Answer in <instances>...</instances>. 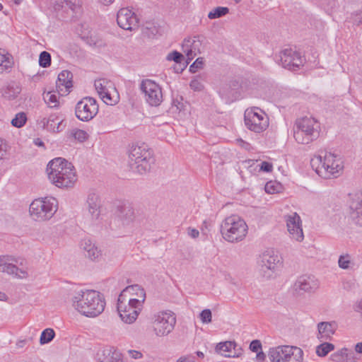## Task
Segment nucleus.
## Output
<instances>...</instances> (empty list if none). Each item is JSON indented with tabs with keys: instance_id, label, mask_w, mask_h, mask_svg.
I'll return each mask as SVG.
<instances>
[{
	"instance_id": "nucleus-1",
	"label": "nucleus",
	"mask_w": 362,
	"mask_h": 362,
	"mask_svg": "<svg viewBox=\"0 0 362 362\" xmlns=\"http://www.w3.org/2000/svg\"><path fill=\"white\" fill-rule=\"evenodd\" d=\"M72 306L82 315L95 317L101 314L105 307L103 296L94 290L79 291L69 295Z\"/></svg>"
},
{
	"instance_id": "nucleus-2",
	"label": "nucleus",
	"mask_w": 362,
	"mask_h": 362,
	"mask_svg": "<svg viewBox=\"0 0 362 362\" xmlns=\"http://www.w3.org/2000/svg\"><path fill=\"white\" fill-rule=\"evenodd\" d=\"M49 180L59 188L72 187L77 180L73 165L62 158H56L47 167Z\"/></svg>"
},
{
	"instance_id": "nucleus-3",
	"label": "nucleus",
	"mask_w": 362,
	"mask_h": 362,
	"mask_svg": "<svg viewBox=\"0 0 362 362\" xmlns=\"http://www.w3.org/2000/svg\"><path fill=\"white\" fill-rule=\"evenodd\" d=\"M154 162L153 151L147 144H132L129 151V167L131 171L145 174L150 171Z\"/></svg>"
},
{
	"instance_id": "nucleus-4",
	"label": "nucleus",
	"mask_w": 362,
	"mask_h": 362,
	"mask_svg": "<svg viewBox=\"0 0 362 362\" xmlns=\"http://www.w3.org/2000/svg\"><path fill=\"white\" fill-rule=\"evenodd\" d=\"M130 291L136 292V294L143 298L141 300L131 298L129 300L128 305H126L120 300L122 294L119 296L117 306V311L122 320L127 324H132L137 319L146 296L144 290L139 285L129 286L126 287L123 292Z\"/></svg>"
},
{
	"instance_id": "nucleus-5",
	"label": "nucleus",
	"mask_w": 362,
	"mask_h": 362,
	"mask_svg": "<svg viewBox=\"0 0 362 362\" xmlns=\"http://www.w3.org/2000/svg\"><path fill=\"white\" fill-rule=\"evenodd\" d=\"M220 231L223 238L229 243L242 241L247 233L245 221L237 215L226 217L221 224Z\"/></svg>"
},
{
	"instance_id": "nucleus-6",
	"label": "nucleus",
	"mask_w": 362,
	"mask_h": 362,
	"mask_svg": "<svg viewBox=\"0 0 362 362\" xmlns=\"http://www.w3.org/2000/svg\"><path fill=\"white\" fill-rule=\"evenodd\" d=\"M57 201L54 197L35 199L30 205L29 211L37 221L51 218L57 210Z\"/></svg>"
},
{
	"instance_id": "nucleus-7",
	"label": "nucleus",
	"mask_w": 362,
	"mask_h": 362,
	"mask_svg": "<svg viewBox=\"0 0 362 362\" xmlns=\"http://www.w3.org/2000/svg\"><path fill=\"white\" fill-rule=\"evenodd\" d=\"M315 122L308 117H303L296 121L293 129V136L299 144H308L317 138L318 132L314 125Z\"/></svg>"
},
{
	"instance_id": "nucleus-8",
	"label": "nucleus",
	"mask_w": 362,
	"mask_h": 362,
	"mask_svg": "<svg viewBox=\"0 0 362 362\" xmlns=\"http://www.w3.org/2000/svg\"><path fill=\"white\" fill-rule=\"evenodd\" d=\"M244 122L248 129L256 133L264 132L269 126V119L264 112L256 107L245 110Z\"/></svg>"
},
{
	"instance_id": "nucleus-9",
	"label": "nucleus",
	"mask_w": 362,
	"mask_h": 362,
	"mask_svg": "<svg viewBox=\"0 0 362 362\" xmlns=\"http://www.w3.org/2000/svg\"><path fill=\"white\" fill-rule=\"evenodd\" d=\"M99 106L92 97H84L75 106V115L82 122H89L98 113Z\"/></svg>"
},
{
	"instance_id": "nucleus-10",
	"label": "nucleus",
	"mask_w": 362,
	"mask_h": 362,
	"mask_svg": "<svg viewBox=\"0 0 362 362\" xmlns=\"http://www.w3.org/2000/svg\"><path fill=\"white\" fill-rule=\"evenodd\" d=\"M140 89L144 93V98L151 106L158 107L163 101L161 87L151 79H144L140 83Z\"/></svg>"
},
{
	"instance_id": "nucleus-11",
	"label": "nucleus",
	"mask_w": 362,
	"mask_h": 362,
	"mask_svg": "<svg viewBox=\"0 0 362 362\" xmlns=\"http://www.w3.org/2000/svg\"><path fill=\"white\" fill-rule=\"evenodd\" d=\"M281 257L275 254L274 251H267L263 253L259 262L262 276L269 279L281 265Z\"/></svg>"
},
{
	"instance_id": "nucleus-12",
	"label": "nucleus",
	"mask_w": 362,
	"mask_h": 362,
	"mask_svg": "<svg viewBox=\"0 0 362 362\" xmlns=\"http://www.w3.org/2000/svg\"><path fill=\"white\" fill-rule=\"evenodd\" d=\"M276 61L286 69L296 71L303 65L304 59L298 52L289 48L282 50L279 56H276Z\"/></svg>"
},
{
	"instance_id": "nucleus-13",
	"label": "nucleus",
	"mask_w": 362,
	"mask_h": 362,
	"mask_svg": "<svg viewBox=\"0 0 362 362\" xmlns=\"http://www.w3.org/2000/svg\"><path fill=\"white\" fill-rule=\"evenodd\" d=\"M176 322L173 314L166 312L159 313L155 315L154 332L158 337L166 336L174 329Z\"/></svg>"
},
{
	"instance_id": "nucleus-14",
	"label": "nucleus",
	"mask_w": 362,
	"mask_h": 362,
	"mask_svg": "<svg viewBox=\"0 0 362 362\" xmlns=\"http://www.w3.org/2000/svg\"><path fill=\"white\" fill-rule=\"evenodd\" d=\"M332 160V153H325L324 158L322 156H316L310 160V165L316 173L324 179H329L332 177V170L334 169L329 165Z\"/></svg>"
},
{
	"instance_id": "nucleus-15",
	"label": "nucleus",
	"mask_w": 362,
	"mask_h": 362,
	"mask_svg": "<svg viewBox=\"0 0 362 362\" xmlns=\"http://www.w3.org/2000/svg\"><path fill=\"white\" fill-rule=\"evenodd\" d=\"M118 25L127 30H133L139 27V18L136 15L128 8H122L117 15Z\"/></svg>"
},
{
	"instance_id": "nucleus-16",
	"label": "nucleus",
	"mask_w": 362,
	"mask_h": 362,
	"mask_svg": "<svg viewBox=\"0 0 362 362\" xmlns=\"http://www.w3.org/2000/svg\"><path fill=\"white\" fill-rule=\"evenodd\" d=\"M117 218L123 226H129L137 218L136 212L129 202H124L117 206Z\"/></svg>"
},
{
	"instance_id": "nucleus-17",
	"label": "nucleus",
	"mask_w": 362,
	"mask_h": 362,
	"mask_svg": "<svg viewBox=\"0 0 362 362\" xmlns=\"http://www.w3.org/2000/svg\"><path fill=\"white\" fill-rule=\"evenodd\" d=\"M318 288V283L314 276L303 275L293 284V289L298 294L313 292Z\"/></svg>"
},
{
	"instance_id": "nucleus-18",
	"label": "nucleus",
	"mask_w": 362,
	"mask_h": 362,
	"mask_svg": "<svg viewBox=\"0 0 362 362\" xmlns=\"http://www.w3.org/2000/svg\"><path fill=\"white\" fill-rule=\"evenodd\" d=\"M101 201L100 197L94 191L88 193L86 209L93 221L98 220L100 215Z\"/></svg>"
},
{
	"instance_id": "nucleus-19",
	"label": "nucleus",
	"mask_w": 362,
	"mask_h": 362,
	"mask_svg": "<svg viewBox=\"0 0 362 362\" xmlns=\"http://www.w3.org/2000/svg\"><path fill=\"white\" fill-rule=\"evenodd\" d=\"M350 216L353 222L362 226V192L354 195L350 204Z\"/></svg>"
},
{
	"instance_id": "nucleus-20",
	"label": "nucleus",
	"mask_w": 362,
	"mask_h": 362,
	"mask_svg": "<svg viewBox=\"0 0 362 362\" xmlns=\"http://www.w3.org/2000/svg\"><path fill=\"white\" fill-rule=\"evenodd\" d=\"M300 216L296 213L289 216L286 219L288 231L292 238L297 241H301L303 239V229L300 227Z\"/></svg>"
},
{
	"instance_id": "nucleus-21",
	"label": "nucleus",
	"mask_w": 362,
	"mask_h": 362,
	"mask_svg": "<svg viewBox=\"0 0 362 362\" xmlns=\"http://www.w3.org/2000/svg\"><path fill=\"white\" fill-rule=\"evenodd\" d=\"M59 119V115L57 113H53L50 114L47 118H42L40 124H42L43 129H47V131L52 132H59L63 130L65 125H63L62 119L57 123Z\"/></svg>"
},
{
	"instance_id": "nucleus-22",
	"label": "nucleus",
	"mask_w": 362,
	"mask_h": 362,
	"mask_svg": "<svg viewBox=\"0 0 362 362\" xmlns=\"http://www.w3.org/2000/svg\"><path fill=\"white\" fill-rule=\"evenodd\" d=\"M337 328L336 322H321L317 325V338L321 341H327L332 338Z\"/></svg>"
},
{
	"instance_id": "nucleus-23",
	"label": "nucleus",
	"mask_w": 362,
	"mask_h": 362,
	"mask_svg": "<svg viewBox=\"0 0 362 362\" xmlns=\"http://www.w3.org/2000/svg\"><path fill=\"white\" fill-rule=\"evenodd\" d=\"M97 362H123L122 354L112 350V348H105L97 354Z\"/></svg>"
},
{
	"instance_id": "nucleus-24",
	"label": "nucleus",
	"mask_w": 362,
	"mask_h": 362,
	"mask_svg": "<svg viewBox=\"0 0 362 362\" xmlns=\"http://www.w3.org/2000/svg\"><path fill=\"white\" fill-rule=\"evenodd\" d=\"M289 351L288 346H280L270 349L269 358L271 362H289V360H288Z\"/></svg>"
},
{
	"instance_id": "nucleus-25",
	"label": "nucleus",
	"mask_w": 362,
	"mask_h": 362,
	"mask_svg": "<svg viewBox=\"0 0 362 362\" xmlns=\"http://www.w3.org/2000/svg\"><path fill=\"white\" fill-rule=\"evenodd\" d=\"M73 74L68 70L62 71L59 75L57 81V88L60 90H63V88L66 91L69 93L70 89L73 86L72 83Z\"/></svg>"
},
{
	"instance_id": "nucleus-26",
	"label": "nucleus",
	"mask_w": 362,
	"mask_h": 362,
	"mask_svg": "<svg viewBox=\"0 0 362 362\" xmlns=\"http://www.w3.org/2000/svg\"><path fill=\"white\" fill-rule=\"evenodd\" d=\"M81 247L86 252L85 255L91 260L98 259L101 256V251L90 240H83L81 243Z\"/></svg>"
},
{
	"instance_id": "nucleus-27",
	"label": "nucleus",
	"mask_w": 362,
	"mask_h": 362,
	"mask_svg": "<svg viewBox=\"0 0 362 362\" xmlns=\"http://www.w3.org/2000/svg\"><path fill=\"white\" fill-rule=\"evenodd\" d=\"M237 344L235 341H227L218 343L216 346V351L226 357H239L240 354L235 352L231 354L232 349L235 350Z\"/></svg>"
},
{
	"instance_id": "nucleus-28",
	"label": "nucleus",
	"mask_w": 362,
	"mask_h": 362,
	"mask_svg": "<svg viewBox=\"0 0 362 362\" xmlns=\"http://www.w3.org/2000/svg\"><path fill=\"white\" fill-rule=\"evenodd\" d=\"M241 86L240 82L238 79H232L229 81L228 83L222 86L220 88L218 93L220 96L225 99L228 103L231 99L233 96V93L228 92V89H232L233 90H238Z\"/></svg>"
},
{
	"instance_id": "nucleus-29",
	"label": "nucleus",
	"mask_w": 362,
	"mask_h": 362,
	"mask_svg": "<svg viewBox=\"0 0 362 362\" xmlns=\"http://www.w3.org/2000/svg\"><path fill=\"white\" fill-rule=\"evenodd\" d=\"M0 271L8 274H14L18 278H25L28 276V273L24 269H19L16 264L9 262L4 267L0 268Z\"/></svg>"
},
{
	"instance_id": "nucleus-30",
	"label": "nucleus",
	"mask_w": 362,
	"mask_h": 362,
	"mask_svg": "<svg viewBox=\"0 0 362 362\" xmlns=\"http://www.w3.org/2000/svg\"><path fill=\"white\" fill-rule=\"evenodd\" d=\"M94 86L100 96L109 89H112L113 91L116 90L113 86L112 82L105 78H100L98 80H95Z\"/></svg>"
},
{
	"instance_id": "nucleus-31",
	"label": "nucleus",
	"mask_w": 362,
	"mask_h": 362,
	"mask_svg": "<svg viewBox=\"0 0 362 362\" xmlns=\"http://www.w3.org/2000/svg\"><path fill=\"white\" fill-rule=\"evenodd\" d=\"M196 41L194 40L192 41V40L189 38L185 39L184 42L182 44V51L186 53L187 62L192 60L194 57L196 55Z\"/></svg>"
},
{
	"instance_id": "nucleus-32",
	"label": "nucleus",
	"mask_w": 362,
	"mask_h": 362,
	"mask_svg": "<svg viewBox=\"0 0 362 362\" xmlns=\"http://www.w3.org/2000/svg\"><path fill=\"white\" fill-rule=\"evenodd\" d=\"M329 362H354L349 358L348 349L346 348L332 354Z\"/></svg>"
},
{
	"instance_id": "nucleus-33",
	"label": "nucleus",
	"mask_w": 362,
	"mask_h": 362,
	"mask_svg": "<svg viewBox=\"0 0 362 362\" xmlns=\"http://www.w3.org/2000/svg\"><path fill=\"white\" fill-rule=\"evenodd\" d=\"M289 356L288 360L289 362H301L303 361V351L297 346H288Z\"/></svg>"
},
{
	"instance_id": "nucleus-34",
	"label": "nucleus",
	"mask_w": 362,
	"mask_h": 362,
	"mask_svg": "<svg viewBox=\"0 0 362 362\" xmlns=\"http://www.w3.org/2000/svg\"><path fill=\"white\" fill-rule=\"evenodd\" d=\"M334 344L328 342H324L316 347V354L318 356L324 357L331 351L334 350Z\"/></svg>"
},
{
	"instance_id": "nucleus-35",
	"label": "nucleus",
	"mask_w": 362,
	"mask_h": 362,
	"mask_svg": "<svg viewBox=\"0 0 362 362\" xmlns=\"http://www.w3.org/2000/svg\"><path fill=\"white\" fill-rule=\"evenodd\" d=\"M229 13V8L228 7L218 6L211 10L209 14L208 18L209 19H216L223 17Z\"/></svg>"
},
{
	"instance_id": "nucleus-36",
	"label": "nucleus",
	"mask_w": 362,
	"mask_h": 362,
	"mask_svg": "<svg viewBox=\"0 0 362 362\" xmlns=\"http://www.w3.org/2000/svg\"><path fill=\"white\" fill-rule=\"evenodd\" d=\"M43 99L47 104L48 107L54 108L59 107V103L58 101V98L55 94H53L51 92L44 93Z\"/></svg>"
},
{
	"instance_id": "nucleus-37",
	"label": "nucleus",
	"mask_w": 362,
	"mask_h": 362,
	"mask_svg": "<svg viewBox=\"0 0 362 362\" xmlns=\"http://www.w3.org/2000/svg\"><path fill=\"white\" fill-rule=\"evenodd\" d=\"M55 332L53 329L47 328L42 331L40 338V342L41 344H45L49 343L54 337Z\"/></svg>"
},
{
	"instance_id": "nucleus-38",
	"label": "nucleus",
	"mask_w": 362,
	"mask_h": 362,
	"mask_svg": "<svg viewBox=\"0 0 362 362\" xmlns=\"http://www.w3.org/2000/svg\"><path fill=\"white\" fill-rule=\"evenodd\" d=\"M319 6L322 8L325 12L331 13L337 6L335 0H316Z\"/></svg>"
},
{
	"instance_id": "nucleus-39",
	"label": "nucleus",
	"mask_w": 362,
	"mask_h": 362,
	"mask_svg": "<svg viewBox=\"0 0 362 362\" xmlns=\"http://www.w3.org/2000/svg\"><path fill=\"white\" fill-rule=\"evenodd\" d=\"M265 192L268 194L279 193L282 189V185L276 182H267L264 187Z\"/></svg>"
},
{
	"instance_id": "nucleus-40",
	"label": "nucleus",
	"mask_w": 362,
	"mask_h": 362,
	"mask_svg": "<svg viewBox=\"0 0 362 362\" xmlns=\"http://www.w3.org/2000/svg\"><path fill=\"white\" fill-rule=\"evenodd\" d=\"M27 121V117L25 112H19L16 115L15 117L11 120V124L15 127H22Z\"/></svg>"
},
{
	"instance_id": "nucleus-41",
	"label": "nucleus",
	"mask_w": 362,
	"mask_h": 362,
	"mask_svg": "<svg viewBox=\"0 0 362 362\" xmlns=\"http://www.w3.org/2000/svg\"><path fill=\"white\" fill-rule=\"evenodd\" d=\"M20 91L21 90L18 86L14 88L13 86H8L4 90L3 95L8 100H13L18 95Z\"/></svg>"
},
{
	"instance_id": "nucleus-42",
	"label": "nucleus",
	"mask_w": 362,
	"mask_h": 362,
	"mask_svg": "<svg viewBox=\"0 0 362 362\" xmlns=\"http://www.w3.org/2000/svg\"><path fill=\"white\" fill-rule=\"evenodd\" d=\"M166 59L168 61H173L176 64H182V63L186 62V61H185L184 55L182 53H180L176 50H174V51L170 52L167 55Z\"/></svg>"
},
{
	"instance_id": "nucleus-43",
	"label": "nucleus",
	"mask_w": 362,
	"mask_h": 362,
	"mask_svg": "<svg viewBox=\"0 0 362 362\" xmlns=\"http://www.w3.org/2000/svg\"><path fill=\"white\" fill-rule=\"evenodd\" d=\"M39 65L43 68H47L51 65V54L49 52L43 51L40 54Z\"/></svg>"
},
{
	"instance_id": "nucleus-44",
	"label": "nucleus",
	"mask_w": 362,
	"mask_h": 362,
	"mask_svg": "<svg viewBox=\"0 0 362 362\" xmlns=\"http://www.w3.org/2000/svg\"><path fill=\"white\" fill-rule=\"evenodd\" d=\"M9 261L14 262L16 264H19L21 266L23 265L25 262L23 259H18L16 257H12L9 256H3L0 257V268L4 267Z\"/></svg>"
},
{
	"instance_id": "nucleus-45",
	"label": "nucleus",
	"mask_w": 362,
	"mask_h": 362,
	"mask_svg": "<svg viewBox=\"0 0 362 362\" xmlns=\"http://www.w3.org/2000/svg\"><path fill=\"white\" fill-rule=\"evenodd\" d=\"M350 21L356 25L362 24V6L351 14Z\"/></svg>"
},
{
	"instance_id": "nucleus-46",
	"label": "nucleus",
	"mask_w": 362,
	"mask_h": 362,
	"mask_svg": "<svg viewBox=\"0 0 362 362\" xmlns=\"http://www.w3.org/2000/svg\"><path fill=\"white\" fill-rule=\"evenodd\" d=\"M337 156L332 153V160H330V163H329V165H332L333 167V170H332V176H336V174L339 173V170H342L343 166L341 165V163L338 160H335V158Z\"/></svg>"
},
{
	"instance_id": "nucleus-47",
	"label": "nucleus",
	"mask_w": 362,
	"mask_h": 362,
	"mask_svg": "<svg viewBox=\"0 0 362 362\" xmlns=\"http://www.w3.org/2000/svg\"><path fill=\"white\" fill-rule=\"evenodd\" d=\"M199 317L201 321L204 324H209L212 320V314L211 311L209 309L203 310L200 314Z\"/></svg>"
},
{
	"instance_id": "nucleus-48",
	"label": "nucleus",
	"mask_w": 362,
	"mask_h": 362,
	"mask_svg": "<svg viewBox=\"0 0 362 362\" xmlns=\"http://www.w3.org/2000/svg\"><path fill=\"white\" fill-rule=\"evenodd\" d=\"M189 87L194 91H202L204 88L202 82L197 78H195L190 81Z\"/></svg>"
},
{
	"instance_id": "nucleus-49",
	"label": "nucleus",
	"mask_w": 362,
	"mask_h": 362,
	"mask_svg": "<svg viewBox=\"0 0 362 362\" xmlns=\"http://www.w3.org/2000/svg\"><path fill=\"white\" fill-rule=\"evenodd\" d=\"M339 267L341 269H346L349 267L350 257L349 255H341L338 260Z\"/></svg>"
},
{
	"instance_id": "nucleus-50",
	"label": "nucleus",
	"mask_w": 362,
	"mask_h": 362,
	"mask_svg": "<svg viewBox=\"0 0 362 362\" xmlns=\"http://www.w3.org/2000/svg\"><path fill=\"white\" fill-rule=\"evenodd\" d=\"M204 65V59L202 57L197 58L189 66V71L195 73L198 69H202Z\"/></svg>"
},
{
	"instance_id": "nucleus-51",
	"label": "nucleus",
	"mask_w": 362,
	"mask_h": 362,
	"mask_svg": "<svg viewBox=\"0 0 362 362\" xmlns=\"http://www.w3.org/2000/svg\"><path fill=\"white\" fill-rule=\"evenodd\" d=\"M112 89H109L105 93H104L102 95H100L101 99L107 105H112L116 103V100L113 98L111 94Z\"/></svg>"
},
{
	"instance_id": "nucleus-52",
	"label": "nucleus",
	"mask_w": 362,
	"mask_h": 362,
	"mask_svg": "<svg viewBox=\"0 0 362 362\" xmlns=\"http://www.w3.org/2000/svg\"><path fill=\"white\" fill-rule=\"evenodd\" d=\"M74 137L81 142L86 141L88 138V134L82 129H76L73 132Z\"/></svg>"
},
{
	"instance_id": "nucleus-53",
	"label": "nucleus",
	"mask_w": 362,
	"mask_h": 362,
	"mask_svg": "<svg viewBox=\"0 0 362 362\" xmlns=\"http://www.w3.org/2000/svg\"><path fill=\"white\" fill-rule=\"evenodd\" d=\"M62 3V7H67L70 8L72 11H74L77 4L78 2V0H60Z\"/></svg>"
},
{
	"instance_id": "nucleus-54",
	"label": "nucleus",
	"mask_w": 362,
	"mask_h": 362,
	"mask_svg": "<svg viewBox=\"0 0 362 362\" xmlns=\"http://www.w3.org/2000/svg\"><path fill=\"white\" fill-rule=\"evenodd\" d=\"M250 349L252 352H255V353L262 350V344H261L260 341L258 339L252 340L250 344Z\"/></svg>"
},
{
	"instance_id": "nucleus-55",
	"label": "nucleus",
	"mask_w": 362,
	"mask_h": 362,
	"mask_svg": "<svg viewBox=\"0 0 362 362\" xmlns=\"http://www.w3.org/2000/svg\"><path fill=\"white\" fill-rule=\"evenodd\" d=\"M272 164L267 161H263L260 165V170L266 173L271 172L272 170Z\"/></svg>"
},
{
	"instance_id": "nucleus-56",
	"label": "nucleus",
	"mask_w": 362,
	"mask_h": 362,
	"mask_svg": "<svg viewBox=\"0 0 362 362\" xmlns=\"http://www.w3.org/2000/svg\"><path fill=\"white\" fill-rule=\"evenodd\" d=\"M177 362H196L195 357L194 356H187L180 357Z\"/></svg>"
},
{
	"instance_id": "nucleus-57",
	"label": "nucleus",
	"mask_w": 362,
	"mask_h": 362,
	"mask_svg": "<svg viewBox=\"0 0 362 362\" xmlns=\"http://www.w3.org/2000/svg\"><path fill=\"white\" fill-rule=\"evenodd\" d=\"M6 153V144H4V140L0 138V159H2Z\"/></svg>"
},
{
	"instance_id": "nucleus-58",
	"label": "nucleus",
	"mask_w": 362,
	"mask_h": 362,
	"mask_svg": "<svg viewBox=\"0 0 362 362\" xmlns=\"http://www.w3.org/2000/svg\"><path fill=\"white\" fill-rule=\"evenodd\" d=\"M129 356L134 359H139L142 357V354L140 351L136 350H129Z\"/></svg>"
},
{
	"instance_id": "nucleus-59",
	"label": "nucleus",
	"mask_w": 362,
	"mask_h": 362,
	"mask_svg": "<svg viewBox=\"0 0 362 362\" xmlns=\"http://www.w3.org/2000/svg\"><path fill=\"white\" fill-rule=\"evenodd\" d=\"M189 62L186 61L182 64H178V67L175 66L174 69L176 73H181L187 66Z\"/></svg>"
},
{
	"instance_id": "nucleus-60",
	"label": "nucleus",
	"mask_w": 362,
	"mask_h": 362,
	"mask_svg": "<svg viewBox=\"0 0 362 362\" xmlns=\"http://www.w3.org/2000/svg\"><path fill=\"white\" fill-rule=\"evenodd\" d=\"M188 235L193 238H196L199 236V232L198 230H197L195 228H188Z\"/></svg>"
},
{
	"instance_id": "nucleus-61",
	"label": "nucleus",
	"mask_w": 362,
	"mask_h": 362,
	"mask_svg": "<svg viewBox=\"0 0 362 362\" xmlns=\"http://www.w3.org/2000/svg\"><path fill=\"white\" fill-rule=\"evenodd\" d=\"M256 353H257L256 358H257V360L258 361L262 362V361H264L265 360L266 355L264 354V353L262 350H260V351H257Z\"/></svg>"
},
{
	"instance_id": "nucleus-62",
	"label": "nucleus",
	"mask_w": 362,
	"mask_h": 362,
	"mask_svg": "<svg viewBox=\"0 0 362 362\" xmlns=\"http://www.w3.org/2000/svg\"><path fill=\"white\" fill-rule=\"evenodd\" d=\"M105 46H106V43L105 42V41L102 39L96 37L95 45L94 47H103Z\"/></svg>"
},
{
	"instance_id": "nucleus-63",
	"label": "nucleus",
	"mask_w": 362,
	"mask_h": 362,
	"mask_svg": "<svg viewBox=\"0 0 362 362\" xmlns=\"http://www.w3.org/2000/svg\"><path fill=\"white\" fill-rule=\"evenodd\" d=\"M173 105L177 107L180 111L182 109V103H181L177 98L173 100Z\"/></svg>"
},
{
	"instance_id": "nucleus-64",
	"label": "nucleus",
	"mask_w": 362,
	"mask_h": 362,
	"mask_svg": "<svg viewBox=\"0 0 362 362\" xmlns=\"http://www.w3.org/2000/svg\"><path fill=\"white\" fill-rule=\"evenodd\" d=\"M355 351L358 354H362V342H358L355 345Z\"/></svg>"
}]
</instances>
